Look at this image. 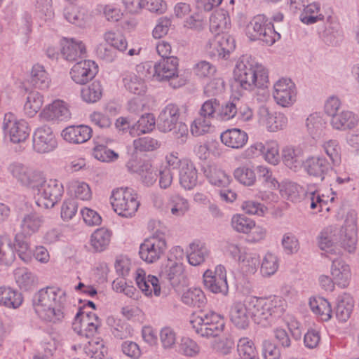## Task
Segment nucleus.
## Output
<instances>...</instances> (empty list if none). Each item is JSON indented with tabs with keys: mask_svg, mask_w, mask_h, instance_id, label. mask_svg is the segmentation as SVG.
<instances>
[{
	"mask_svg": "<svg viewBox=\"0 0 359 359\" xmlns=\"http://www.w3.org/2000/svg\"><path fill=\"white\" fill-rule=\"evenodd\" d=\"M264 123L270 132H276L284 129L287 125V117L282 112H269L268 109L263 110Z\"/></svg>",
	"mask_w": 359,
	"mask_h": 359,
	"instance_id": "f704fd0d",
	"label": "nucleus"
},
{
	"mask_svg": "<svg viewBox=\"0 0 359 359\" xmlns=\"http://www.w3.org/2000/svg\"><path fill=\"white\" fill-rule=\"evenodd\" d=\"M212 126V119L200 114L191 126V132L195 136L208 133Z\"/></svg>",
	"mask_w": 359,
	"mask_h": 359,
	"instance_id": "0e129e2a",
	"label": "nucleus"
},
{
	"mask_svg": "<svg viewBox=\"0 0 359 359\" xmlns=\"http://www.w3.org/2000/svg\"><path fill=\"white\" fill-rule=\"evenodd\" d=\"M245 34L250 41H262L271 46L280 39L271 20L264 15L255 16L246 27Z\"/></svg>",
	"mask_w": 359,
	"mask_h": 359,
	"instance_id": "6e6552de",
	"label": "nucleus"
},
{
	"mask_svg": "<svg viewBox=\"0 0 359 359\" xmlns=\"http://www.w3.org/2000/svg\"><path fill=\"white\" fill-rule=\"evenodd\" d=\"M126 166L129 171L138 173L142 182L147 187L153 185L157 180V171L148 162L130 160L127 163Z\"/></svg>",
	"mask_w": 359,
	"mask_h": 359,
	"instance_id": "5701e85b",
	"label": "nucleus"
},
{
	"mask_svg": "<svg viewBox=\"0 0 359 359\" xmlns=\"http://www.w3.org/2000/svg\"><path fill=\"white\" fill-rule=\"evenodd\" d=\"M310 309L321 320L328 321L332 317V308L330 302L323 297H311L309 302Z\"/></svg>",
	"mask_w": 359,
	"mask_h": 359,
	"instance_id": "58836bf2",
	"label": "nucleus"
},
{
	"mask_svg": "<svg viewBox=\"0 0 359 359\" xmlns=\"http://www.w3.org/2000/svg\"><path fill=\"white\" fill-rule=\"evenodd\" d=\"M231 224L235 231L243 233H249L255 227V222L252 219L241 214L233 215Z\"/></svg>",
	"mask_w": 359,
	"mask_h": 359,
	"instance_id": "4d7b16f0",
	"label": "nucleus"
},
{
	"mask_svg": "<svg viewBox=\"0 0 359 359\" xmlns=\"http://www.w3.org/2000/svg\"><path fill=\"white\" fill-rule=\"evenodd\" d=\"M168 208L172 215L181 217L189 210V203L187 198L180 194L172 195L168 200Z\"/></svg>",
	"mask_w": 359,
	"mask_h": 359,
	"instance_id": "49530a36",
	"label": "nucleus"
},
{
	"mask_svg": "<svg viewBox=\"0 0 359 359\" xmlns=\"http://www.w3.org/2000/svg\"><path fill=\"white\" fill-rule=\"evenodd\" d=\"M320 246L354 247L357 242L356 219L351 215L347 216L344 226L339 230L336 226L324 228L318 236Z\"/></svg>",
	"mask_w": 359,
	"mask_h": 359,
	"instance_id": "7ed1b4c3",
	"label": "nucleus"
},
{
	"mask_svg": "<svg viewBox=\"0 0 359 359\" xmlns=\"http://www.w3.org/2000/svg\"><path fill=\"white\" fill-rule=\"evenodd\" d=\"M2 129L6 137L14 144L23 143L29 137L28 123L23 119H18L13 113H6L2 123Z\"/></svg>",
	"mask_w": 359,
	"mask_h": 359,
	"instance_id": "9d476101",
	"label": "nucleus"
},
{
	"mask_svg": "<svg viewBox=\"0 0 359 359\" xmlns=\"http://www.w3.org/2000/svg\"><path fill=\"white\" fill-rule=\"evenodd\" d=\"M358 123V116L349 110H343L330 118L331 126L339 131L353 130Z\"/></svg>",
	"mask_w": 359,
	"mask_h": 359,
	"instance_id": "b1692460",
	"label": "nucleus"
},
{
	"mask_svg": "<svg viewBox=\"0 0 359 359\" xmlns=\"http://www.w3.org/2000/svg\"><path fill=\"white\" fill-rule=\"evenodd\" d=\"M110 200L114 210L124 217H131L134 215L140 205L137 194L128 187L114 189Z\"/></svg>",
	"mask_w": 359,
	"mask_h": 359,
	"instance_id": "1a4fd4ad",
	"label": "nucleus"
},
{
	"mask_svg": "<svg viewBox=\"0 0 359 359\" xmlns=\"http://www.w3.org/2000/svg\"><path fill=\"white\" fill-rule=\"evenodd\" d=\"M124 87L135 95H142L146 91L144 81L134 73H125L123 77Z\"/></svg>",
	"mask_w": 359,
	"mask_h": 359,
	"instance_id": "c03bdc74",
	"label": "nucleus"
},
{
	"mask_svg": "<svg viewBox=\"0 0 359 359\" xmlns=\"http://www.w3.org/2000/svg\"><path fill=\"white\" fill-rule=\"evenodd\" d=\"M63 15L67 22L80 27H85L89 21L87 10L76 4H69L65 6Z\"/></svg>",
	"mask_w": 359,
	"mask_h": 359,
	"instance_id": "7c9ffc66",
	"label": "nucleus"
},
{
	"mask_svg": "<svg viewBox=\"0 0 359 359\" xmlns=\"http://www.w3.org/2000/svg\"><path fill=\"white\" fill-rule=\"evenodd\" d=\"M179 60L176 57L161 59L153 67V79L166 82L172 88L184 86L187 83L185 76L180 74Z\"/></svg>",
	"mask_w": 359,
	"mask_h": 359,
	"instance_id": "0eeeda50",
	"label": "nucleus"
},
{
	"mask_svg": "<svg viewBox=\"0 0 359 359\" xmlns=\"http://www.w3.org/2000/svg\"><path fill=\"white\" fill-rule=\"evenodd\" d=\"M107 324L110 327L112 334L116 339H126L133 334V329L130 325L120 318L112 316H109L107 318Z\"/></svg>",
	"mask_w": 359,
	"mask_h": 359,
	"instance_id": "c9c22d12",
	"label": "nucleus"
},
{
	"mask_svg": "<svg viewBox=\"0 0 359 359\" xmlns=\"http://www.w3.org/2000/svg\"><path fill=\"white\" fill-rule=\"evenodd\" d=\"M111 232L104 228H100L95 231L90 238L92 247H106L111 240Z\"/></svg>",
	"mask_w": 359,
	"mask_h": 359,
	"instance_id": "774afa93",
	"label": "nucleus"
},
{
	"mask_svg": "<svg viewBox=\"0 0 359 359\" xmlns=\"http://www.w3.org/2000/svg\"><path fill=\"white\" fill-rule=\"evenodd\" d=\"M323 151L330 158V162L334 165H339L341 163V147L336 140L325 141L322 144Z\"/></svg>",
	"mask_w": 359,
	"mask_h": 359,
	"instance_id": "de8ad7c7",
	"label": "nucleus"
},
{
	"mask_svg": "<svg viewBox=\"0 0 359 359\" xmlns=\"http://www.w3.org/2000/svg\"><path fill=\"white\" fill-rule=\"evenodd\" d=\"M102 86L100 81H95L81 90L82 99L88 103L97 102L102 96Z\"/></svg>",
	"mask_w": 359,
	"mask_h": 359,
	"instance_id": "864d4df0",
	"label": "nucleus"
},
{
	"mask_svg": "<svg viewBox=\"0 0 359 359\" xmlns=\"http://www.w3.org/2000/svg\"><path fill=\"white\" fill-rule=\"evenodd\" d=\"M222 142L232 149H241L248 142V134L240 129L232 128L226 130L220 135Z\"/></svg>",
	"mask_w": 359,
	"mask_h": 359,
	"instance_id": "473e14b6",
	"label": "nucleus"
},
{
	"mask_svg": "<svg viewBox=\"0 0 359 359\" xmlns=\"http://www.w3.org/2000/svg\"><path fill=\"white\" fill-rule=\"evenodd\" d=\"M252 307L249 306V298L244 302H234L230 309V320L240 330H246L252 318Z\"/></svg>",
	"mask_w": 359,
	"mask_h": 359,
	"instance_id": "a211bd4d",
	"label": "nucleus"
},
{
	"mask_svg": "<svg viewBox=\"0 0 359 359\" xmlns=\"http://www.w3.org/2000/svg\"><path fill=\"white\" fill-rule=\"evenodd\" d=\"M203 283L205 287L213 293H220L224 296L228 294L226 271L222 264L217 265L214 271L206 270L203 274Z\"/></svg>",
	"mask_w": 359,
	"mask_h": 359,
	"instance_id": "ddd939ff",
	"label": "nucleus"
},
{
	"mask_svg": "<svg viewBox=\"0 0 359 359\" xmlns=\"http://www.w3.org/2000/svg\"><path fill=\"white\" fill-rule=\"evenodd\" d=\"M182 301L190 306L201 307L205 302V295L198 288H190L182 296Z\"/></svg>",
	"mask_w": 359,
	"mask_h": 359,
	"instance_id": "6e6d98bb",
	"label": "nucleus"
},
{
	"mask_svg": "<svg viewBox=\"0 0 359 359\" xmlns=\"http://www.w3.org/2000/svg\"><path fill=\"white\" fill-rule=\"evenodd\" d=\"M8 172L22 185L30 189L34 186L40 172L32 170L23 164L18 162L12 163L8 168Z\"/></svg>",
	"mask_w": 359,
	"mask_h": 359,
	"instance_id": "4be33fe9",
	"label": "nucleus"
},
{
	"mask_svg": "<svg viewBox=\"0 0 359 359\" xmlns=\"http://www.w3.org/2000/svg\"><path fill=\"white\" fill-rule=\"evenodd\" d=\"M239 104H241V100L238 98L234 97L229 101L225 102L222 105L219 104L217 117L223 121H229L233 118L238 113Z\"/></svg>",
	"mask_w": 359,
	"mask_h": 359,
	"instance_id": "3c124183",
	"label": "nucleus"
},
{
	"mask_svg": "<svg viewBox=\"0 0 359 359\" xmlns=\"http://www.w3.org/2000/svg\"><path fill=\"white\" fill-rule=\"evenodd\" d=\"M22 302L23 297L18 291L8 287H0V306L17 309Z\"/></svg>",
	"mask_w": 359,
	"mask_h": 359,
	"instance_id": "e433bc0d",
	"label": "nucleus"
},
{
	"mask_svg": "<svg viewBox=\"0 0 359 359\" xmlns=\"http://www.w3.org/2000/svg\"><path fill=\"white\" fill-rule=\"evenodd\" d=\"M155 123L154 116L152 114L146 113L142 115L136 123L132 124L130 135L135 137L150 133L154 128Z\"/></svg>",
	"mask_w": 359,
	"mask_h": 359,
	"instance_id": "ea45409f",
	"label": "nucleus"
},
{
	"mask_svg": "<svg viewBox=\"0 0 359 359\" xmlns=\"http://www.w3.org/2000/svg\"><path fill=\"white\" fill-rule=\"evenodd\" d=\"M43 103V95L37 91H31L27 94L24 104V111L29 117H33L41 108Z\"/></svg>",
	"mask_w": 359,
	"mask_h": 359,
	"instance_id": "a18cd8bd",
	"label": "nucleus"
},
{
	"mask_svg": "<svg viewBox=\"0 0 359 359\" xmlns=\"http://www.w3.org/2000/svg\"><path fill=\"white\" fill-rule=\"evenodd\" d=\"M92 132L91 128L86 125L70 126L62 131L61 135L69 143L81 144L91 137Z\"/></svg>",
	"mask_w": 359,
	"mask_h": 359,
	"instance_id": "cd10ccee",
	"label": "nucleus"
},
{
	"mask_svg": "<svg viewBox=\"0 0 359 359\" xmlns=\"http://www.w3.org/2000/svg\"><path fill=\"white\" fill-rule=\"evenodd\" d=\"M32 141L34 150L40 154L50 152L57 145L52 129L46 125L39 127L35 130Z\"/></svg>",
	"mask_w": 359,
	"mask_h": 359,
	"instance_id": "2eb2a0df",
	"label": "nucleus"
},
{
	"mask_svg": "<svg viewBox=\"0 0 359 359\" xmlns=\"http://www.w3.org/2000/svg\"><path fill=\"white\" fill-rule=\"evenodd\" d=\"M239 358H257L254 343L247 337L239 339L237 345Z\"/></svg>",
	"mask_w": 359,
	"mask_h": 359,
	"instance_id": "69168bd1",
	"label": "nucleus"
},
{
	"mask_svg": "<svg viewBox=\"0 0 359 359\" xmlns=\"http://www.w3.org/2000/svg\"><path fill=\"white\" fill-rule=\"evenodd\" d=\"M198 174L195 165L189 159H184L179 170V182L185 190H191L198 184Z\"/></svg>",
	"mask_w": 359,
	"mask_h": 359,
	"instance_id": "a878e982",
	"label": "nucleus"
},
{
	"mask_svg": "<svg viewBox=\"0 0 359 359\" xmlns=\"http://www.w3.org/2000/svg\"><path fill=\"white\" fill-rule=\"evenodd\" d=\"M190 324L198 335L205 338L219 337L225 327L223 316L210 310L194 313Z\"/></svg>",
	"mask_w": 359,
	"mask_h": 359,
	"instance_id": "39448f33",
	"label": "nucleus"
},
{
	"mask_svg": "<svg viewBox=\"0 0 359 359\" xmlns=\"http://www.w3.org/2000/svg\"><path fill=\"white\" fill-rule=\"evenodd\" d=\"M334 165L323 156H310L304 163V168L310 176L323 181L325 176L332 170Z\"/></svg>",
	"mask_w": 359,
	"mask_h": 359,
	"instance_id": "6ab92c4d",
	"label": "nucleus"
},
{
	"mask_svg": "<svg viewBox=\"0 0 359 359\" xmlns=\"http://www.w3.org/2000/svg\"><path fill=\"white\" fill-rule=\"evenodd\" d=\"M281 158L286 167L297 172L304 166L303 151L301 149L286 146L282 149Z\"/></svg>",
	"mask_w": 359,
	"mask_h": 359,
	"instance_id": "2f4dec72",
	"label": "nucleus"
},
{
	"mask_svg": "<svg viewBox=\"0 0 359 359\" xmlns=\"http://www.w3.org/2000/svg\"><path fill=\"white\" fill-rule=\"evenodd\" d=\"M61 53L64 59L67 61H75L85 55L86 46L79 40L64 38L61 41Z\"/></svg>",
	"mask_w": 359,
	"mask_h": 359,
	"instance_id": "393cba45",
	"label": "nucleus"
},
{
	"mask_svg": "<svg viewBox=\"0 0 359 359\" xmlns=\"http://www.w3.org/2000/svg\"><path fill=\"white\" fill-rule=\"evenodd\" d=\"M32 189L36 196V205L45 209L53 208L64 194L63 184L59 180H46L41 173Z\"/></svg>",
	"mask_w": 359,
	"mask_h": 359,
	"instance_id": "423d86ee",
	"label": "nucleus"
},
{
	"mask_svg": "<svg viewBox=\"0 0 359 359\" xmlns=\"http://www.w3.org/2000/svg\"><path fill=\"white\" fill-rule=\"evenodd\" d=\"M66 301V292L63 290L57 287H46L34 294L32 306L39 318L56 323L65 318L63 307Z\"/></svg>",
	"mask_w": 359,
	"mask_h": 359,
	"instance_id": "f257e3e1",
	"label": "nucleus"
},
{
	"mask_svg": "<svg viewBox=\"0 0 359 359\" xmlns=\"http://www.w3.org/2000/svg\"><path fill=\"white\" fill-rule=\"evenodd\" d=\"M105 347L102 340L92 339L84 346L85 353L92 358L101 359L104 356Z\"/></svg>",
	"mask_w": 359,
	"mask_h": 359,
	"instance_id": "338daca9",
	"label": "nucleus"
},
{
	"mask_svg": "<svg viewBox=\"0 0 359 359\" xmlns=\"http://www.w3.org/2000/svg\"><path fill=\"white\" fill-rule=\"evenodd\" d=\"M98 72L96 63L90 60H86L76 63L70 70L72 79L77 84L84 85L92 80Z\"/></svg>",
	"mask_w": 359,
	"mask_h": 359,
	"instance_id": "f3484780",
	"label": "nucleus"
},
{
	"mask_svg": "<svg viewBox=\"0 0 359 359\" xmlns=\"http://www.w3.org/2000/svg\"><path fill=\"white\" fill-rule=\"evenodd\" d=\"M255 151L262 153L264 156L265 160L271 164L277 165L280 161L278 144L276 141L266 142L265 144L256 142L246 151L255 154Z\"/></svg>",
	"mask_w": 359,
	"mask_h": 359,
	"instance_id": "bb28decb",
	"label": "nucleus"
},
{
	"mask_svg": "<svg viewBox=\"0 0 359 359\" xmlns=\"http://www.w3.org/2000/svg\"><path fill=\"white\" fill-rule=\"evenodd\" d=\"M235 179L245 186H252L256 181L254 170L246 166L237 168L233 172Z\"/></svg>",
	"mask_w": 359,
	"mask_h": 359,
	"instance_id": "052dcab7",
	"label": "nucleus"
},
{
	"mask_svg": "<svg viewBox=\"0 0 359 359\" xmlns=\"http://www.w3.org/2000/svg\"><path fill=\"white\" fill-rule=\"evenodd\" d=\"M105 41L120 52H124L128 47L127 40L123 34L112 31L107 32L104 35Z\"/></svg>",
	"mask_w": 359,
	"mask_h": 359,
	"instance_id": "13d9d810",
	"label": "nucleus"
},
{
	"mask_svg": "<svg viewBox=\"0 0 359 359\" xmlns=\"http://www.w3.org/2000/svg\"><path fill=\"white\" fill-rule=\"evenodd\" d=\"M273 97L276 102L281 107L292 106L297 100L294 83L290 79H280L273 85Z\"/></svg>",
	"mask_w": 359,
	"mask_h": 359,
	"instance_id": "4468645a",
	"label": "nucleus"
},
{
	"mask_svg": "<svg viewBox=\"0 0 359 359\" xmlns=\"http://www.w3.org/2000/svg\"><path fill=\"white\" fill-rule=\"evenodd\" d=\"M331 275L338 287L346 288L349 285L351 278L350 266L342 259H333Z\"/></svg>",
	"mask_w": 359,
	"mask_h": 359,
	"instance_id": "c756f323",
	"label": "nucleus"
},
{
	"mask_svg": "<svg viewBox=\"0 0 359 359\" xmlns=\"http://www.w3.org/2000/svg\"><path fill=\"white\" fill-rule=\"evenodd\" d=\"M41 116L46 121H64L70 117V112L64 101L57 100L43 109Z\"/></svg>",
	"mask_w": 359,
	"mask_h": 359,
	"instance_id": "c85d7f7f",
	"label": "nucleus"
},
{
	"mask_svg": "<svg viewBox=\"0 0 359 359\" xmlns=\"http://www.w3.org/2000/svg\"><path fill=\"white\" fill-rule=\"evenodd\" d=\"M302 192V188L294 182L287 181L281 182L280 191L281 196L292 202L300 201Z\"/></svg>",
	"mask_w": 359,
	"mask_h": 359,
	"instance_id": "09e8293b",
	"label": "nucleus"
},
{
	"mask_svg": "<svg viewBox=\"0 0 359 359\" xmlns=\"http://www.w3.org/2000/svg\"><path fill=\"white\" fill-rule=\"evenodd\" d=\"M354 307L353 298L348 293H344L337 298L335 309L336 318L342 323L346 322L353 312Z\"/></svg>",
	"mask_w": 359,
	"mask_h": 359,
	"instance_id": "72a5a7b5",
	"label": "nucleus"
},
{
	"mask_svg": "<svg viewBox=\"0 0 359 359\" xmlns=\"http://www.w3.org/2000/svg\"><path fill=\"white\" fill-rule=\"evenodd\" d=\"M306 200L309 203L310 208L313 210L317 209V212H322L324 208L329 210V208L326 207L327 201L325 196H320L318 191L313 190L311 187L306 194Z\"/></svg>",
	"mask_w": 359,
	"mask_h": 359,
	"instance_id": "bf43d9fd",
	"label": "nucleus"
},
{
	"mask_svg": "<svg viewBox=\"0 0 359 359\" xmlns=\"http://www.w3.org/2000/svg\"><path fill=\"white\" fill-rule=\"evenodd\" d=\"M16 283L24 290H29L36 283V276L27 269H18L15 272Z\"/></svg>",
	"mask_w": 359,
	"mask_h": 359,
	"instance_id": "5fc2aeb1",
	"label": "nucleus"
},
{
	"mask_svg": "<svg viewBox=\"0 0 359 359\" xmlns=\"http://www.w3.org/2000/svg\"><path fill=\"white\" fill-rule=\"evenodd\" d=\"M303 8V12L299 15V19L303 23L312 25L318 20H323V16L318 14L320 6L318 4H310Z\"/></svg>",
	"mask_w": 359,
	"mask_h": 359,
	"instance_id": "603ef678",
	"label": "nucleus"
},
{
	"mask_svg": "<svg viewBox=\"0 0 359 359\" xmlns=\"http://www.w3.org/2000/svg\"><path fill=\"white\" fill-rule=\"evenodd\" d=\"M325 125L326 122L320 112L311 114L306 120L307 130L313 138L321 135Z\"/></svg>",
	"mask_w": 359,
	"mask_h": 359,
	"instance_id": "79ce46f5",
	"label": "nucleus"
},
{
	"mask_svg": "<svg viewBox=\"0 0 359 359\" xmlns=\"http://www.w3.org/2000/svg\"><path fill=\"white\" fill-rule=\"evenodd\" d=\"M254 322L262 327H268L285 312L284 302L279 297L273 298L249 297Z\"/></svg>",
	"mask_w": 359,
	"mask_h": 359,
	"instance_id": "20e7f679",
	"label": "nucleus"
},
{
	"mask_svg": "<svg viewBox=\"0 0 359 359\" xmlns=\"http://www.w3.org/2000/svg\"><path fill=\"white\" fill-rule=\"evenodd\" d=\"M30 83L36 88L47 90L50 87L51 80L44 67L36 64L32 67Z\"/></svg>",
	"mask_w": 359,
	"mask_h": 359,
	"instance_id": "a19ab883",
	"label": "nucleus"
},
{
	"mask_svg": "<svg viewBox=\"0 0 359 359\" xmlns=\"http://www.w3.org/2000/svg\"><path fill=\"white\" fill-rule=\"evenodd\" d=\"M208 52L212 56L224 58L235 48L233 39L225 34H215L208 44Z\"/></svg>",
	"mask_w": 359,
	"mask_h": 359,
	"instance_id": "aec40b11",
	"label": "nucleus"
},
{
	"mask_svg": "<svg viewBox=\"0 0 359 359\" xmlns=\"http://www.w3.org/2000/svg\"><path fill=\"white\" fill-rule=\"evenodd\" d=\"M278 267V257L273 253L268 252L261 263L260 273L264 277H270L276 273Z\"/></svg>",
	"mask_w": 359,
	"mask_h": 359,
	"instance_id": "8fccbe9b",
	"label": "nucleus"
},
{
	"mask_svg": "<svg viewBox=\"0 0 359 359\" xmlns=\"http://www.w3.org/2000/svg\"><path fill=\"white\" fill-rule=\"evenodd\" d=\"M93 156L102 162H112L118 159V154L103 144L95 145L93 149Z\"/></svg>",
	"mask_w": 359,
	"mask_h": 359,
	"instance_id": "680f3d73",
	"label": "nucleus"
},
{
	"mask_svg": "<svg viewBox=\"0 0 359 359\" xmlns=\"http://www.w3.org/2000/svg\"><path fill=\"white\" fill-rule=\"evenodd\" d=\"M101 325V320L95 313L79 310L75 316L72 329L79 335L89 338L97 332Z\"/></svg>",
	"mask_w": 359,
	"mask_h": 359,
	"instance_id": "9b49d317",
	"label": "nucleus"
},
{
	"mask_svg": "<svg viewBox=\"0 0 359 359\" xmlns=\"http://www.w3.org/2000/svg\"><path fill=\"white\" fill-rule=\"evenodd\" d=\"M225 254L236 262L246 274H254L259 264V257L248 248H229Z\"/></svg>",
	"mask_w": 359,
	"mask_h": 359,
	"instance_id": "f8f14e48",
	"label": "nucleus"
},
{
	"mask_svg": "<svg viewBox=\"0 0 359 359\" xmlns=\"http://www.w3.org/2000/svg\"><path fill=\"white\" fill-rule=\"evenodd\" d=\"M180 109L174 104H167L161 111L157 122L158 129L163 133L172 130L179 123Z\"/></svg>",
	"mask_w": 359,
	"mask_h": 359,
	"instance_id": "412c9836",
	"label": "nucleus"
},
{
	"mask_svg": "<svg viewBox=\"0 0 359 359\" xmlns=\"http://www.w3.org/2000/svg\"><path fill=\"white\" fill-rule=\"evenodd\" d=\"M230 25L229 16L224 11H215L210 18V30L215 34H224Z\"/></svg>",
	"mask_w": 359,
	"mask_h": 359,
	"instance_id": "4c0bfd02",
	"label": "nucleus"
},
{
	"mask_svg": "<svg viewBox=\"0 0 359 359\" xmlns=\"http://www.w3.org/2000/svg\"><path fill=\"white\" fill-rule=\"evenodd\" d=\"M233 73L235 81L244 90L252 91L255 88L267 87L269 78L266 69L250 55H243L239 58Z\"/></svg>",
	"mask_w": 359,
	"mask_h": 359,
	"instance_id": "f03ea898",
	"label": "nucleus"
},
{
	"mask_svg": "<svg viewBox=\"0 0 359 359\" xmlns=\"http://www.w3.org/2000/svg\"><path fill=\"white\" fill-rule=\"evenodd\" d=\"M160 278L168 281L172 287L184 286L187 284V275L182 263L174 262L168 263L161 270Z\"/></svg>",
	"mask_w": 359,
	"mask_h": 359,
	"instance_id": "dca6fc26",
	"label": "nucleus"
},
{
	"mask_svg": "<svg viewBox=\"0 0 359 359\" xmlns=\"http://www.w3.org/2000/svg\"><path fill=\"white\" fill-rule=\"evenodd\" d=\"M43 222V217L36 212H30L23 216L20 226L23 232L32 235L39 231Z\"/></svg>",
	"mask_w": 359,
	"mask_h": 359,
	"instance_id": "37998d69",
	"label": "nucleus"
},
{
	"mask_svg": "<svg viewBox=\"0 0 359 359\" xmlns=\"http://www.w3.org/2000/svg\"><path fill=\"white\" fill-rule=\"evenodd\" d=\"M201 348L198 344L189 337H183L179 344L178 352L187 357H196Z\"/></svg>",
	"mask_w": 359,
	"mask_h": 359,
	"instance_id": "e2e57ef3",
	"label": "nucleus"
}]
</instances>
